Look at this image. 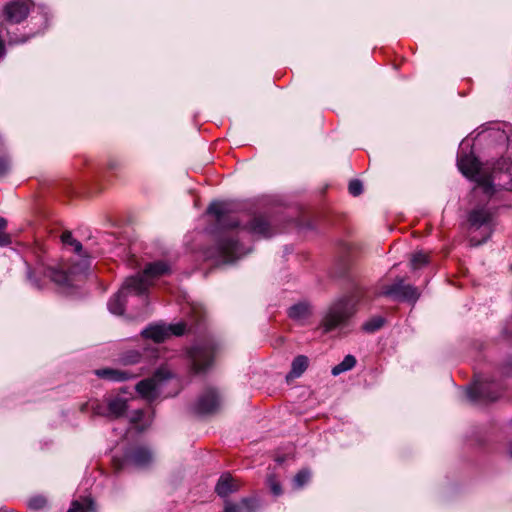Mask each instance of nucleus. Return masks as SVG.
Here are the masks:
<instances>
[{
    "instance_id": "obj_1",
    "label": "nucleus",
    "mask_w": 512,
    "mask_h": 512,
    "mask_svg": "<svg viewBox=\"0 0 512 512\" xmlns=\"http://www.w3.org/2000/svg\"><path fill=\"white\" fill-rule=\"evenodd\" d=\"M457 166L461 173L471 179L483 189L489 196L497 190H512V161L510 158L502 157L496 162L482 164L472 154H458Z\"/></svg>"
},
{
    "instance_id": "obj_2",
    "label": "nucleus",
    "mask_w": 512,
    "mask_h": 512,
    "mask_svg": "<svg viewBox=\"0 0 512 512\" xmlns=\"http://www.w3.org/2000/svg\"><path fill=\"white\" fill-rule=\"evenodd\" d=\"M61 241L64 246L71 247L72 250L81 258L78 263H74L70 270L55 269L46 266L44 263H38L35 268L27 265V277L30 283L36 288H42L45 279H50L62 287H69L73 284V276L82 274L90 266L89 256L83 253L82 244L72 236L70 231H64L61 235Z\"/></svg>"
},
{
    "instance_id": "obj_3",
    "label": "nucleus",
    "mask_w": 512,
    "mask_h": 512,
    "mask_svg": "<svg viewBox=\"0 0 512 512\" xmlns=\"http://www.w3.org/2000/svg\"><path fill=\"white\" fill-rule=\"evenodd\" d=\"M368 299V290L360 284H355L348 296L335 302L326 312L322 320L324 331L344 328L355 313V305Z\"/></svg>"
},
{
    "instance_id": "obj_4",
    "label": "nucleus",
    "mask_w": 512,
    "mask_h": 512,
    "mask_svg": "<svg viewBox=\"0 0 512 512\" xmlns=\"http://www.w3.org/2000/svg\"><path fill=\"white\" fill-rule=\"evenodd\" d=\"M493 213L486 207L471 210L467 219L469 242L478 246L485 242L492 234Z\"/></svg>"
},
{
    "instance_id": "obj_5",
    "label": "nucleus",
    "mask_w": 512,
    "mask_h": 512,
    "mask_svg": "<svg viewBox=\"0 0 512 512\" xmlns=\"http://www.w3.org/2000/svg\"><path fill=\"white\" fill-rule=\"evenodd\" d=\"M170 273L171 266L166 261L149 263L141 273L126 278V288H133L135 295H144L156 280Z\"/></svg>"
},
{
    "instance_id": "obj_6",
    "label": "nucleus",
    "mask_w": 512,
    "mask_h": 512,
    "mask_svg": "<svg viewBox=\"0 0 512 512\" xmlns=\"http://www.w3.org/2000/svg\"><path fill=\"white\" fill-rule=\"evenodd\" d=\"M152 451L145 446H135L128 449L122 458L114 457L113 465L116 471L128 469H146L153 463Z\"/></svg>"
},
{
    "instance_id": "obj_7",
    "label": "nucleus",
    "mask_w": 512,
    "mask_h": 512,
    "mask_svg": "<svg viewBox=\"0 0 512 512\" xmlns=\"http://www.w3.org/2000/svg\"><path fill=\"white\" fill-rule=\"evenodd\" d=\"M216 346L212 341L199 342L188 349L191 370L195 374L205 372L213 363Z\"/></svg>"
},
{
    "instance_id": "obj_8",
    "label": "nucleus",
    "mask_w": 512,
    "mask_h": 512,
    "mask_svg": "<svg viewBox=\"0 0 512 512\" xmlns=\"http://www.w3.org/2000/svg\"><path fill=\"white\" fill-rule=\"evenodd\" d=\"M171 377L172 373L167 367H160L152 377L141 380L136 385V391L142 398L151 402L160 396L164 382Z\"/></svg>"
},
{
    "instance_id": "obj_9",
    "label": "nucleus",
    "mask_w": 512,
    "mask_h": 512,
    "mask_svg": "<svg viewBox=\"0 0 512 512\" xmlns=\"http://www.w3.org/2000/svg\"><path fill=\"white\" fill-rule=\"evenodd\" d=\"M502 386L497 382L475 383L466 391L467 398L473 403L496 401L502 393Z\"/></svg>"
},
{
    "instance_id": "obj_10",
    "label": "nucleus",
    "mask_w": 512,
    "mask_h": 512,
    "mask_svg": "<svg viewBox=\"0 0 512 512\" xmlns=\"http://www.w3.org/2000/svg\"><path fill=\"white\" fill-rule=\"evenodd\" d=\"M216 249L218 256L225 263H232L250 252V249L243 248L242 245L239 244L238 239L230 233L225 234L219 239Z\"/></svg>"
},
{
    "instance_id": "obj_11",
    "label": "nucleus",
    "mask_w": 512,
    "mask_h": 512,
    "mask_svg": "<svg viewBox=\"0 0 512 512\" xmlns=\"http://www.w3.org/2000/svg\"><path fill=\"white\" fill-rule=\"evenodd\" d=\"M186 330L184 323H177L173 325H165L161 323L151 324L146 327L141 335L146 339H151L156 343L165 341L171 335L181 336Z\"/></svg>"
},
{
    "instance_id": "obj_12",
    "label": "nucleus",
    "mask_w": 512,
    "mask_h": 512,
    "mask_svg": "<svg viewBox=\"0 0 512 512\" xmlns=\"http://www.w3.org/2000/svg\"><path fill=\"white\" fill-rule=\"evenodd\" d=\"M377 295L391 297L395 300H406L415 302L419 293L418 290L411 285H404L403 279H398L391 285H383L377 292Z\"/></svg>"
},
{
    "instance_id": "obj_13",
    "label": "nucleus",
    "mask_w": 512,
    "mask_h": 512,
    "mask_svg": "<svg viewBox=\"0 0 512 512\" xmlns=\"http://www.w3.org/2000/svg\"><path fill=\"white\" fill-rule=\"evenodd\" d=\"M31 8L29 0H12L3 8V18L9 24H18L28 16Z\"/></svg>"
},
{
    "instance_id": "obj_14",
    "label": "nucleus",
    "mask_w": 512,
    "mask_h": 512,
    "mask_svg": "<svg viewBox=\"0 0 512 512\" xmlns=\"http://www.w3.org/2000/svg\"><path fill=\"white\" fill-rule=\"evenodd\" d=\"M207 212L215 217L217 224L222 228L232 229L239 226L238 219L230 215L228 205L224 202L211 203Z\"/></svg>"
},
{
    "instance_id": "obj_15",
    "label": "nucleus",
    "mask_w": 512,
    "mask_h": 512,
    "mask_svg": "<svg viewBox=\"0 0 512 512\" xmlns=\"http://www.w3.org/2000/svg\"><path fill=\"white\" fill-rule=\"evenodd\" d=\"M92 409L96 415L118 418L126 412L127 401L125 399L115 397L107 401L106 407L97 403L96 405H92Z\"/></svg>"
},
{
    "instance_id": "obj_16",
    "label": "nucleus",
    "mask_w": 512,
    "mask_h": 512,
    "mask_svg": "<svg viewBox=\"0 0 512 512\" xmlns=\"http://www.w3.org/2000/svg\"><path fill=\"white\" fill-rule=\"evenodd\" d=\"M220 403L218 393L214 389H208L198 398L194 409L200 415L211 414L217 411Z\"/></svg>"
},
{
    "instance_id": "obj_17",
    "label": "nucleus",
    "mask_w": 512,
    "mask_h": 512,
    "mask_svg": "<svg viewBox=\"0 0 512 512\" xmlns=\"http://www.w3.org/2000/svg\"><path fill=\"white\" fill-rule=\"evenodd\" d=\"M249 234L255 237L269 238L274 232L268 220L263 216H255L248 225L244 227Z\"/></svg>"
},
{
    "instance_id": "obj_18",
    "label": "nucleus",
    "mask_w": 512,
    "mask_h": 512,
    "mask_svg": "<svg viewBox=\"0 0 512 512\" xmlns=\"http://www.w3.org/2000/svg\"><path fill=\"white\" fill-rule=\"evenodd\" d=\"M128 294H134V289L127 287L126 281L123 283L121 289L109 300L108 309L115 315H122L125 311V302Z\"/></svg>"
},
{
    "instance_id": "obj_19",
    "label": "nucleus",
    "mask_w": 512,
    "mask_h": 512,
    "mask_svg": "<svg viewBox=\"0 0 512 512\" xmlns=\"http://www.w3.org/2000/svg\"><path fill=\"white\" fill-rule=\"evenodd\" d=\"M95 374L102 379L114 382H121L137 377L141 374V372L133 373L127 369L104 368L96 370Z\"/></svg>"
},
{
    "instance_id": "obj_20",
    "label": "nucleus",
    "mask_w": 512,
    "mask_h": 512,
    "mask_svg": "<svg viewBox=\"0 0 512 512\" xmlns=\"http://www.w3.org/2000/svg\"><path fill=\"white\" fill-rule=\"evenodd\" d=\"M239 488L240 484L237 480L232 478L229 474H224L219 478L215 491L220 497L224 498L238 491Z\"/></svg>"
},
{
    "instance_id": "obj_21",
    "label": "nucleus",
    "mask_w": 512,
    "mask_h": 512,
    "mask_svg": "<svg viewBox=\"0 0 512 512\" xmlns=\"http://www.w3.org/2000/svg\"><path fill=\"white\" fill-rule=\"evenodd\" d=\"M309 358L305 355L296 356L291 363V370L286 375V381L289 383L292 380L299 378L308 368Z\"/></svg>"
},
{
    "instance_id": "obj_22",
    "label": "nucleus",
    "mask_w": 512,
    "mask_h": 512,
    "mask_svg": "<svg viewBox=\"0 0 512 512\" xmlns=\"http://www.w3.org/2000/svg\"><path fill=\"white\" fill-rule=\"evenodd\" d=\"M311 314V307L308 303L300 302L291 306L288 310V315L291 319L303 321Z\"/></svg>"
},
{
    "instance_id": "obj_23",
    "label": "nucleus",
    "mask_w": 512,
    "mask_h": 512,
    "mask_svg": "<svg viewBox=\"0 0 512 512\" xmlns=\"http://www.w3.org/2000/svg\"><path fill=\"white\" fill-rule=\"evenodd\" d=\"M256 507V501L250 498L242 499L240 505L233 504L229 501L225 503L224 512H240L242 509H245L247 512L254 511Z\"/></svg>"
},
{
    "instance_id": "obj_24",
    "label": "nucleus",
    "mask_w": 512,
    "mask_h": 512,
    "mask_svg": "<svg viewBox=\"0 0 512 512\" xmlns=\"http://www.w3.org/2000/svg\"><path fill=\"white\" fill-rule=\"evenodd\" d=\"M356 365V359L352 355H347L344 357L342 362L337 364L332 368V375L338 376L343 372H346L348 370H351Z\"/></svg>"
},
{
    "instance_id": "obj_25",
    "label": "nucleus",
    "mask_w": 512,
    "mask_h": 512,
    "mask_svg": "<svg viewBox=\"0 0 512 512\" xmlns=\"http://www.w3.org/2000/svg\"><path fill=\"white\" fill-rule=\"evenodd\" d=\"M93 501L89 497H85L81 500H74L67 512H84L92 510Z\"/></svg>"
},
{
    "instance_id": "obj_26",
    "label": "nucleus",
    "mask_w": 512,
    "mask_h": 512,
    "mask_svg": "<svg viewBox=\"0 0 512 512\" xmlns=\"http://www.w3.org/2000/svg\"><path fill=\"white\" fill-rule=\"evenodd\" d=\"M384 325V319L380 316L373 317L363 324V330L369 333H373Z\"/></svg>"
},
{
    "instance_id": "obj_27",
    "label": "nucleus",
    "mask_w": 512,
    "mask_h": 512,
    "mask_svg": "<svg viewBox=\"0 0 512 512\" xmlns=\"http://www.w3.org/2000/svg\"><path fill=\"white\" fill-rule=\"evenodd\" d=\"M311 473L309 470L303 469L300 470L293 479V485L295 488H302L305 484H307L310 480Z\"/></svg>"
},
{
    "instance_id": "obj_28",
    "label": "nucleus",
    "mask_w": 512,
    "mask_h": 512,
    "mask_svg": "<svg viewBox=\"0 0 512 512\" xmlns=\"http://www.w3.org/2000/svg\"><path fill=\"white\" fill-rule=\"evenodd\" d=\"M428 263V255L423 252H416L411 258V267L413 269H420Z\"/></svg>"
},
{
    "instance_id": "obj_29",
    "label": "nucleus",
    "mask_w": 512,
    "mask_h": 512,
    "mask_svg": "<svg viewBox=\"0 0 512 512\" xmlns=\"http://www.w3.org/2000/svg\"><path fill=\"white\" fill-rule=\"evenodd\" d=\"M6 228L7 220L3 217H0V246H6L11 243V238L5 231Z\"/></svg>"
},
{
    "instance_id": "obj_30",
    "label": "nucleus",
    "mask_w": 512,
    "mask_h": 512,
    "mask_svg": "<svg viewBox=\"0 0 512 512\" xmlns=\"http://www.w3.org/2000/svg\"><path fill=\"white\" fill-rule=\"evenodd\" d=\"M142 355L138 351H128L122 358L125 365H133L141 362Z\"/></svg>"
},
{
    "instance_id": "obj_31",
    "label": "nucleus",
    "mask_w": 512,
    "mask_h": 512,
    "mask_svg": "<svg viewBox=\"0 0 512 512\" xmlns=\"http://www.w3.org/2000/svg\"><path fill=\"white\" fill-rule=\"evenodd\" d=\"M47 500L44 496L37 495L29 499L28 506L31 509L39 510L46 506Z\"/></svg>"
},
{
    "instance_id": "obj_32",
    "label": "nucleus",
    "mask_w": 512,
    "mask_h": 512,
    "mask_svg": "<svg viewBox=\"0 0 512 512\" xmlns=\"http://www.w3.org/2000/svg\"><path fill=\"white\" fill-rule=\"evenodd\" d=\"M349 193L353 196H358L363 191V185L362 182L359 180H352L349 183L348 186Z\"/></svg>"
},
{
    "instance_id": "obj_33",
    "label": "nucleus",
    "mask_w": 512,
    "mask_h": 512,
    "mask_svg": "<svg viewBox=\"0 0 512 512\" xmlns=\"http://www.w3.org/2000/svg\"><path fill=\"white\" fill-rule=\"evenodd\" d=\"M10 169V159L4 155L0 157V177L7 174Z\"/></svg>"
},
{
    "instance_id": "obj_34",
    "label": "nucleus",
    "mask_w": 512,
    "mask_h": 512,
    "mask_svg": "<svg viewBox=\"0 0 512 512\" xmlns=\"http://www.w3.org/2000/svg\"><path fill=\"white\" fill-rule=\"evenodd\" d=\"M268 483L274 495L279 496L282 493L281 485L274 476L269 477Z\"/></svg>"
},
{
    "instance_id": "obj_35",
    "label": "nucleus",
    "mask_w": 512,
    "mask_h": 512,
    "mask_svg": "<svg viewBox=\"0 0 512 512\" xmlns=\"http://www.w3.org/2000/svg\"><path fill=\"white\" fill-rule=\"evenodd\" d=\"M144 417V411L143 410H136L133 413V416L131 417V421L135 424H138Z\"/></svg>"
},
{
    "instance_id": "obj_36",
    "label": "nucleus",
    "mask_w": 512,
    "mask_h": 512,
    "mask_svg": "<svg viewBox=\"0 0 512 512\" xmlns=\"http://www.w3.org/2000/svg\"><path fill=\"white\" fill-rule=\"evenodd\" d=\"M497 139H498V141H499V142H501L503 145H505V144H506V142H507V137H506V135H505L504 131H498V132H497Z\"/></svg>"
},
{
    "instance_id": "obj_37",
    "label": "nucleus",
    "mask_w": 512,
    "mask_h": 512,
    "mask_svg": "<svg viewBox=\"0 0 512 512\" xmlns=\"http://www.w3.org/2000/svg\"><path fill=\"white\" fill-rule=\"evenodd\" d=\"M5 55V44L2 36L0 35V58Z\"/></svg>"
},
{
    "instance_id": "obj_38",
    "label": "nucleus",
    "mask_w": 512,
    "mask_h": 512,
    "mask_svg": "<svg viewBox=\"0 0 512 512\" xmlns=\"http://www.w3.org/2000/svg\"><path fill=\"white\" fill-rule=\"evenodd\" d=\"M508 451H509V454L512 456V442L509 444Z\"/></svg>"
},
{
    "instance_id": "obj_39",
    "label": "nucleus",
    "mask_w": 512,
    "mask_h": 512,
    "mask_svg": "<svg viewBox=\"0 0 512 512\" xmlns=\"http://www.w3.org/2000/svg\"><path fill=\"white\" fill-rule=\"evenodd\" d=\"M25 41H26V39H23V40H21V41H11V42H12V43H14V44H17V43H19V42H25Z\"/></svg>"
},
{
    "instance_id": "obj_40",
    "label": "nucleus",
    "mask_w": 512,
    "mask_h": 512,
    "mask_svg": "<svg viewBox=\"0 0 512 512\" xmlns=\"http://www.w3.org/2000/svg\"><path fill=\"white\" fill-rule=\"evenodd\" d=\"M109 167H110L111 169H114V168H115V166H114V164H113V163H110V164H109Z\"/></svg>"
}]
</instances>
